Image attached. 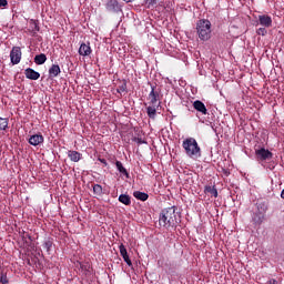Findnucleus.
Listing matches in <instances>:
<instances>
[{
    "label": "nucleus",
    "mask_w": 284,
    "mask_h": 284,
    "mask_svg": "<svg viewBox=\"0 0 284 284\" xmlns=\"http://www.w3.org/2000/svg\"><path fill=\"white\" fill-rule=\"evenodd\" d=\"M136 142H138V144H139V145H142V144H144V143H145V141H144V140L139 139V138L136 139Z\"/></svg>",
    "instance_id": "obj_33"
},
{
    "label": "nucleus",
    "mask_w": 284,
    "mask_h": 284,
    "mask_svg": "<svg viewBox=\"0 0 284 284\" xmlns=\"http://www.w3.org/2000/svg\"><path fill=\"white\" fill-rule=\"evenodd\" d=\"M150 104H159L160 101V92L155 90L154 85H151V91L149 93Z\"/></svg>",
    "instance_id": "obj_7"
},
{
    "label": "nucleus",
    "mask_w": 284,
    "mask_h": 284,
    "mask_svg": "<svg viewBox=\"0 0 284 284\" xmlns=\"http://www.w3.org/2000/svg\"><path fill=\"white\" fill-rule=\"evenodd\" d=\"M10 60L12 65L21 63L22 60V50L20 47H13L10 51Z\"/></svg>",
    "instance_id": "obj_5"
},
{
    "label": "nucleus",
    "mask_w": 284,
    "mask_h": 284,
    "mask_svg": "<svg viewBox=\"0 0 284 284\" xmlns=\"http://www.w3.org/2000/svg\"><path fill=\"white\" fill-rule=\"evenodd\" d=\"M126 90H128L126 80H122L121 84L118 85L116 92L122 93V92H126Z\"/></svg>",
    "instance_id": "obj_24"
},
{
    "label": "nucleus",
    "mask_w": 284,
    "mask_h": 284,
    "mask_svg": "<svg viewBox=\"0 0 284 284\" xmlns=\"http://www.w3.org/2000/svg\"><path fill=\"white\" fill-rule=\"evenodd\" d=\"M182 148L185 155L192 160H197L202 156V149H200L197 141L194 138H186L183 140Z\"/></svg>",
    "instance_id": "obj_2"
},
{
    "label": "nucleus",
    "mask_w": 284,
    "mask_h": 284,
    "mask_svg": "<svg viewBox=\"0 0 284 284\" xmlns=\"http://www.w3.org/2000/svg\"><path fill=\"white\" fill-rule=\"evenodd\" d=\"M282 199L284 200V189L282 191V194H281Z\"/></svg>",
    "instance_id": "obj_37"
},
{
    "label": "nucleus",
    "mask_w": 284,
    "mask_h": 284,
    "mask_svg": "<svg viewBox=\"0 0 284 284\" xmlns=\"http://www.w3.org/2000/svg\"><path fill=\"white\" fill-rule=\"evenodd\" d=\"M199 39L201 41H210L212 33V23L210 20H199L196 26Z\"/></svg>",
    "instance_id": "obj_3"
},
{
    "label": "nucleus",
    "mask_w": 284,
    "mask_h": 284,
    "mask_svg": "<svg viewBox=\"0 0 284 284\" xmlns=\"http://www.w3.org/2000/svg\"><path fill=\"white\" fill-rule=\"evenodd\" d=\"M257 213H254L253 215V223L255 225H261L265 221V213L267 211V206L265 203H258L257 204Z\"/></svg>",
    "instance_id": "obj_4"
},
{
    "label": "nucleus",
    "mask_w": 284,
    "mask_h": 284,
    "mask_svg": "<svg viewBox=\"0 0 284 284\" xmlns=\"http://www.w3.org/2000/svg\"><path fill=\"white\" fill-rule=\"evenodd\" d=\"M47 61H48V57L44 53H40L34 57V63L37 65H42L43 63H47Z\"/></svg>",
    "instance_id": "obj_18"
},
{
    "label": "nucleus",
    "mask_w": 284,
    "mask_h": 284,
    "mask_svg": "<svg viewBox=\"0 0 284 284\" xmlns=\"http://www.w3.org/2000/svg\"><path fill=\"white\" fill-rule=\"evenodd\" d=\"M144 4L146 6L148 9H151L156 4V0H145Z\"/></svg>",
    "instance_id": "obj_26"
},
{
    "label": "nucleus",
    "mask_w": 284,
    "mask_h": 284,
    "mask_svg": "<svg viewBox=\"0 0 284 284\" xmlns=\"http://www.w3.org/2000/svg\"><path fill=\"white\" fill-rule=\"evenodd\" d=\"M26 78L30 80H39L40 79V73L36 72L32 68H27L24 71Z\"/></svg>",
    "instance_id": "obj_15"
},
{
    "label": "nucleus",
    "mask_w": 284,
    "mask_h": 284,
    "mask_svg": "<svg viewBox=\"0 0 284 284\" xmlns=\"http://www.w3.org/2000/svg\"><path fill=\"white\" fill-rule=\"evenodd\" d=\"M9 120L8 118L0 116V131H6L8 129Z\"/></svg>",
    "instance_id": "obj_23"
},
{
    "label": "nucleus",
    "mask_w": 284,
    "mask_h": 284,
    "mask_svg": "<svg viewBox=\"0 0 284 284\" xmlns=\"http://www.w3.org/2000/svg\"><path fill=\"white\" fill-rule=\"evenodd\" d=\"M44 141V138L42 136V134H33L29 138V144L37 146V145H41Z\"/></svg>",
    "instance_id": "obj_12"
},
{
    "label": "nucleus",
    "mask_w": 284,
    "mask_h": 284,
    "mask_svg": "<svg viewBox=\"0 0 284 284\" xmlns=\"http://www.w3.org/2000/svg\"><path fill=\"white\" fill-rule=\"evenodd\" d=\"M33 22V26H34V30L37 31V32H39L40 31V27H39V24H37V22L36 21H32Z\"/></svg>",
    "instance_id": "obj_32"
},
{
    "label": "nucleus",
    "mask_w": 284,
    "mask_h": 284,
    "mask_svg": "<svg viewBox=\"0 0 284 284\" xmlns=\"http://www.w3.org/2000/svg\"><path fill=\"white\" fill-rule=\"evenodd\" d=\"M134 0H124L125 3H131L133 2Z\"/></svg>",
    "instance_id": "obj_36"
},
{
    "label": "nucleus",
    "mask_w": 284,
    "mask_h": 284,
    "mask_svg": "<svg viewBox=\"0 0 284 284\" xmlns=\"http://www.w3.org/2000/svg\"><path fill=\"white\" fill-rule=\"evenodd\" d=\"M68 158L72 162H80L82 160V154L79 153L78 151L74 150H69L68 151Z\"/></svg>",
    "instance_id": "obj_16"
},
{
    "label": "nucleus",
    "mask_w": 284,
    "mask_h": 284,
    "mask_svg": "<svg viewBox=\"0 0 284 284\" xmlns=\"http://www.w3.org/2000/svg\"><path fill=\"white\" fill-rule=\"evenodd\" d=\"M178 207L172 206L163 209L159 215V226L169 230L170 227H176L178 225Z\"/></svg>",
    "instance_id": "obj_1"
},
{
    "label": "nucleus",
    "mask_w": 284,
    "mask_h": 284,
    "mask_svg": "<svg viewBox=\"0 0 284 284\" xmlns=\"http://www.w3.org/2000/svg\"><path fill=\"white\" fill-rule=\"evenodd\" d=\"M255 156L258 161H271L273 159V153L267 149L255 150Z\"/></svg>",
    "instance_id": "obj_6"
},
{
    "label": "nucleus",
    "mask_w": 284,
    "mask_h": 284,
    "mask_svg": "<svg viewBox=\"0 0 284 284\" xmlns=\"http://www.w3.org/2000/svg\"><path fill=\"white\" fill-rule=\"evenodd\" d=\"M267 284H277V282H276V280L271 278V280L267 282Z\"/></svg>",
    "instance_id": "obj_34"
},
{
    "label": "nucleus",
    "mask_w": 284,
    "mask_h": 284,
    "mask_svg": "<svg viewBox=\"0 0 284 284\" xmlns=\"http://www.w3.org/2000/svg\"><path fill=\"white\" fill-rule=\"evenodd\" d=\"M0 282H1V284H8L9 281H8L7 275L2 274V275L0 276Z\"/></svg>",
    "instance_id": "obj_29"
},
{
    "label": "nucleus",
    "mask_w": 284,
    "mask_h": 284,
    "mask_svg": "<svg viewBox=\"0 0 284 284\" xmlns=\"http://www.w3.org/2000/svg\"><path fill=\"white\" fill-rule=\"evenodd\" d=\"M133 197L145 202L148 199H150V195L148 193H143L141 191L133 192Z\"/></svg>",
    "instance_id": "obj_21"
},
{
    "label": "nucleus",
    "mask_w": 284,
    "mask_h": 284,
    "mask_svg": "<svg viewBox=\"0 0 284 284\" xmlns=\"http://www.w3.org/2000/svg\"><path fill=\"white\" fill-rule=\"evenodd\" d=\"M98 161L100 163H102L104 165V168L109 165V163H108V161H105V159L99 158Z\"/></svg>",
    "instance_id": "obj_31"
},
{
    "label": "nucleus",
    "mask_w": 284,
    "mask_h": 284,
    "mask_svg": "<svg viewBox=\"0 0 284 284\" xmlns=\"http://www.w3.org/2000/svg\"><path fill=\"white\" fill-rule=\"evenodd\" d=\"M257 34L264 37L267 34V30L265 28H260L257 29Z\"/></svg>",
    "instance_id": "obj_28"
},
{
    "label": "nucleus",
    "mask_w": 284,
    "mask_h": 284,
    "mask_svg": "<svg viewBox=\"0 0 284 284\" xmlns=\"http://www.w3.org/2000/svg\"><path fill=\"white\" fill-rule=\"evenodd\" d=\"M160 108V103L158 104H150L146 108V114L151 120H155L156 110Z\"/></svg>",
    "instance_id": "obj_14"
},
{
    "label": "nucleus",
    "mask_w": 284,
    "mask_h": 284,
    "mask_svg": "<svg viewBox=\"0 0 284 284\" xmlns=\"http://www.w3.org/2000/svg\"><path fill=\"white\" fill-rule=\"evenodd\" d=\"M193 108H194V110L200 112L202 115H207V110H206V106H205L204 102L199 101V100L194 101L193 102Z\"/></svg>",
    "instance_id": "obj_13"
},
{
    "label": "nucleus",
    "mask_w": 284,
    "mask_h": 284,
    "mask_svg": "<svg viewBox=\"0 0 284 284\" xmlns=\"http://www.w3.org/2000/svg\"><path fill=\"white\" fill-rule=\"evenodd\" d=\"M205 193L210 194L211 196H214L215 199L219 197V191L215 186H205Z\"/></svg>",
    "instance_id": "obj_22"
},
{
    "label": "nucleus",
    "mask_w": 284,
    "mask_h": 284,
    "mask_svg": "<svg viewBox=\"0 0 284 284\" xmlns=\"http://www.w3.org/2000/svg\"><path fill=\"white\" fill-rule=\"evenodd\" d=\"M115 168H116L118 172H120L122 175H124L128 179L130 178L129 172L126 171V169L120 161L115 162Z\"/></svg>",
    "instance_id": "obj_19"
},
{
    "label": "nucleus",
    "mask_w": 284,
    "mask_h": 284,
    "mask_svg": "<svg viewBox=\"0 0 284 284\" xmlns=\"http://www.w3.org/2000/svg\"><path fill=\"white\" fill-rule=\"evenodd\" d=\"M105 8L110 12H119L121 10V6L119 4L118 0H109Z\"/></svg>",
    "instance_id": "obj_10"
},
{
    "label": "nucleus",
    "mask_w": 284,
    "mask_h": 284,
    "mask_svg": "<svg viewBox=\"0 0 284 284\" xmlns=\"http://www.w3.org/2000/svg\"><path fill=\"white\" fill-rule=\"evenodd\" d=\"M79 54L82 57H89L92 54V49H91L90 42H88V43L82 42L80 44Z\"/></svg>",
    "instance_id": "obj_9"
},
{
    "label": "nucleus",
    "mask_w": 284,
    "mask_h": 284,
    "mask_svg": "<svg viewBox=\"0 0 284 284\" xmlns=\"http://www.w3.org/2000/svg\"><path fill=\"white\" fill-rule=\"evenodd\" d=\"M258 22H260V26H263L264 28H271L273 24L272 17L268 14H260Z\"/></svg>",
    "instance_id": "obj_8"
},
{
    "label": "nucleus",
    "mask_w": 284,
    "mask_h": 284,
    "mask_svg": "<svg viewBox=\"0 0 284 284\" xmlns=\"http://www.w3.org/2000/svg\"><path fill=\"white\" fill-rule=\"evenodd\" d=\"M94 195L101 196L103 194V187L99 184L93 185Z\"/></svg>",
    "instance_id": "obj_25"
},
{
    "label": "nucleus",
    "mask_w": 284,
    "mask_h": 284,
    "mask_svg": "<svg viewBox=\"0 0 284 284\" xmlns=\"http://www.w3.org/2000/svg\"><path fill=\"white\" fill-rule=\"evenodd\" d=\"M80 268L84 272H90L91 266L89 263H81Z\"/></svg>",
    "instance_id": "obj_27"
},
{
    "label": "nucleus",
    "mask_w": 284,
    "mask_h": 284,
    "mask_svg": "<svg viewBox=\"0 0 284 284\" xmlns=\"http://www.w3.org/2000/svg\"><path fill=\"white\" fill-rule=\"evenodd\" d=\"M16 3H17L16 1H12V2H11V7H12V9H14Z\"/></svg>",
    "instance_id": "obj_35"
},
{
    "label": "nucleus",
    "mask_w": 284,
    "mask_h": 284,
    "mask_svg": "<svg viewBox=\"0 0 284 284\" xmlns=\"http://www.w3.org/2000/svg\"><path fill=\"white\" fill-rule=\"evenodd\" d=\"M48 73L50 74L51 79H55L61 73V69L58 64H52L50 70H48Z\"/></svg>",
    "instance_id": "obj_17"
},
{
    "label": "nucleus",
    "mask_w": 284,
    "mask_h": 284,
    "mask_svg": "<svg viewBox=\"0 0 284 284\" xmlns=\"http://www.w3.org/2000/svg\"><path fill=\"white\" fill-rule=\"evenodd\" d=\"M118 201H120V203L123 205H132V197H130L128 194H120Z\"/></svg>",
    "instance_id": "obj_20"
},
{
    "label": "nucleus",
    "mask_w": 284,
    "mask_h": 284,
    "mask_svg": "<svg viewBox=\"0 0 284 284\" xmlns=\"http://www.w3.org/2000/svg\"><path fill=\"white\" fill-rule=\"evenodd\" d=\"M8 6V0H0V9H6Z\"/></svg>",
    "instance_id": "obj_30"
},
{
    "label": "nucleus",
    "mask_w": 284,
    "mask_h": 284,
    "mask_svg": "<svg viewBox=\"0 0 284 284\" xmlns=\"http://www.w3.org/2000/svg\"><path fill=\"white\" fill-rule=\"evenodd\" d=\"M120 254H121L125 264H128L129 266H133V262L130 260L129 253H128L126 247L124 246V244L120 245Z\"/></svg>",
    "instance_id": "obj_11"
}]
</instances>
